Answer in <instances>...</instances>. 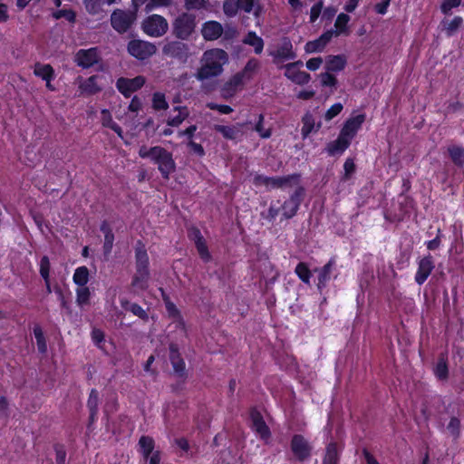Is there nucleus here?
Here are the masks:
<instances>
[{"label": "nucleus", "mask_w": 464, "mask_h": 464, "mask_svg": "<svg viewBox=\"0 0 464 464\" xmlns=\"http://www.w3.org/2000/svg\"><path fill=\"white\" fill-rule=\"evenodd\" d=\"M228 63V54L222 49L213 48L203 53L195 78L201 82L220 76Z\"/></svg>", "instance_id": "obj_1"}, {"label": "nucleus", "mask_w": 464, "mask_h": 464, "mask_svg": "<svg viewBox=\"0 0 464 464\" xmlns=\"http://www.w3.org/2000/svg\"><path fill=\"white\" fill-rule=\"evenodd\" d=\"M139 156L142 159H150L153 163L157 164L164 179H169V175L176 169L171 153L162 147L155 146L149 148L141 146L139 150Z\"/></svg>", "instance_id": "obj_2"}, {"label": "nucleus", "mask_w": 464, "mask_h": 464, "mask_svg": "<svg viewBox=\"0 0 464 464\" xmlns=\"http://www.w3.org/2000/svg\"><path fill=\"white\" fill-rule=\"evenodd\" d=\"M149 256L143 246L136 248V274L132 280V286L139 290H145L149 281Z\"/></svg>", "instance_id": "obj_3"}, {"label": "nucleus", "mask_w": 464, "mask_h": 464, "mask_svg": "<svg viewBox=\"0 0 464 464\" xmlns=\"http://www.w3.org/2000/svg\"><path fill=\"white\" fill-rule=\"evenodd\" d=\"M300 176L292 174L284 177H266L264 175H256L253 183L256 187L263 186L266 189L284 188L293 187L299 182Z\"/></svg>", "instance_id": "obj_4"}, {"label": "nucleus", "mask_w": 464, "mask_h": 464, "mask_svg": "<svg viewBox=\"0 0 464 464\" xmlns=\"http://www.w3.org/2000/svg\"><path fill=\"white\" fill-rule=\"evenodd\" d=\"M197 25L196 16L189 13H182L172 23L173 34L180 40H188L194 33Z\"/></svg>", "instance_id": "obj_5"}, {"label": "nucleus", "mask_w": 464, "mask_h": 464, "mask_svg": "<svg viewBox=\"0 0 464 464\" xmlns=\"http://www.w3.org/2000/svg\"><path fill=\"white\" fill-rule=\"evenodd\" d=\"M269 55L273 58V63L279 68L288 61L296 58V53L294 50L293 44L289 38L284 37L281 41L269 51Z\"/></svg>", "instance_id": "obj_6"}, {"label": "nucleus", "mask_w": 464, "mask_h": 464, "mask_svg": "<svg viewBox=\"0 0 464 464\" xmlns=\"http://www.w3.org/2000/svg\"><path fill=\"white\" fill-rule=\"evenodd\" d=\"M141 29L148 36L158 38L168 32L169 23L160 14H151L142 21Z\"/></svg>", "instance_id": "obj_7"}, {"label": "nucleus", "mask_w": 464, "mask_h": 464, "mask_svg": "<svg viewBox=\"0 0 464 464\" xmlns=\"http://www.w3.org/2000/svg\"><path fill=\"white\" fill-rule=\"evenodd\" d=\"M302 66L303 62L296 61L281 65L279 68L285 69L284 75L292 82L297 85H304L310 82L311 76L306 72L300 70Z\"/></svg>", "instance_id": "obj_8"}, {"label": "nucleus", "mask_w": 464, "mask_h": 464, "mask_svg": "<svg viewBox=\"0 0 464 464\" xmlns=\"http://www.w3.org/2000/svg\"><path fill=\"white\" fill-rule=\"evenodd\" d=\"M129 53L138 60H145L157 52V46L143 40H132L128 44Z\"/></svg>", "instance_id": "obj_9"}, {"label": "nucleus", "mask_w": 464, "mask_h": 464, "mask_svg": "<svg viewBox=\"0 0 464 464\" xmlns=\"http://www.w3.org/2000/svg\"><path fill=\"white\" fill-rule=\"evenodd\" d=\"M162 53L166 56L178 59L183 63H186L190 56L188 45L178 41L167 43L162 48Z\"/></svg>", "instance_id": "obj_10"}, {"label": "nucleus", "mask_w": 464, "mask_h": 464, "mask_svg": "<svg viewBox=\"0 0 464 464\" xmlns=\"http://www.w3.org/2000/svg\"><path fill=\"white\" fill-rule=\"evenodd\" d=\"M135 19V15L130 12L116 10L111 15V26L119 33H125Z\"/></svg>", "instance_id": "obj_11"}, {"label": "nucleus", "mask_w": 464, "mask_h": 464, "mask_svg": "<svg viewBox=\"0 0 464 464\" xmlns=\"http://www.w3.org/2000/svg\"><path fill=\"white\" fill-rule=\"evenodd\" d=\"M145 78L140 75L132 79L121 77L118 79L116 87L125 97H130L134 92L140 89L145 84Z\"/></svg>", "instance_id": "obj_12"}, {"label": "nucleus", "mask_w": 464, "mask_h": 464, "mask_svg": "<svg viewBox=\"0 0 464 464\" xmlns=\"http://www.w3.org/2000/svg\"><path fill=\"white\" fill-rule=\"evenodd\" d=\"M100 59V53L97 48L81 49L76 54L74 61L77 65L82 68H89L97 63Z\"/></svg>", "instance_id": "obj_13"}, {"label": "nucleus", "mask_w": 464, "mask_h": 464, "mask_svg": "<svg viewBox=\"0 0 464 464\" xmlns=\"http://www.w3.org/2000/svg\"><path fill=\"white\" fill-rule=\"evenodd\" d=\"M291 450L299 460H304L310 455L311 446L302 435H295L291 441Z\"/></svg>", "instance_id": "obj_14"}, {"label": "nucleus", "mask_w": 464, "mask_h": 464, "mask_svg": "<svg viewBox=\"0 0 464 464\" xmlns=\"http://www.w3.org/2000/svg\"><path fill=\"white\" fill-rule=\"evenodd\" d=\"M303 196V188H298L289 199L285 200L282 206L283 216L285 218H291L294 217L300 206Z\"/></svg>", "instance_id": "obj_15"}, {"label": "nucleus", "mask_w": 464, "mask_h": 464, "mask_svg": "<svg viewBox=\"0 0 464 464\" xmlns=\"http://www.w3.org/2000/svg\"><path fill=\"white\" fill-rule=\"evenodd\" d=\"M364 121V114H358L356 116L349 118L345 121L340 133H342L343 136L352 140L356 135L357 131L361 129Z\"/></svg>", "instance_id": "obj_16"}, {"label": "nucleus", "mask_w": 464, "mask_h": 464, "mask_svg": "<svg viewBox=\"0 0 464 464\" xmlns=\"http://www.w3.org/2000/svg\"><path fill=\"white\" fill-rule=\"evenodd\" d=\"M224 32L223 26L217 21H207L201 26V35L206 41L218 39Z\"/></svg>", "instance_id": "obj_17"}, {"label": "nucleus", "mask_w": 464, "mask_h": 464, "mask_svg": "<svg viewBox=\"0 0 464 464\" xmlns=\"http://www.w3.org/2000/svg\"><path fill=\"white\" fill-rule=\"evenodd\" d=\"M434 268V263L430 256H424L418 263V270L415 275V281L418 285H422Z\"/></svg>", "instance_id": "obj_18"}, {"label": "nucleus", "mask_w": 464, "mask_h": 464, "mask_svg": "<svg viewBox=\"0 0 464 464\" xmlns=\"http://www.w3.org/2000/svg\"><path fill=\"white\" fill-rule=\"evenodd\" d=\"M250 418L252 421V430L257 436H259L260 439L267 440L270 438V430L264 421L261 414L256 411H252Z\"/></svg>", "instance_id": "obj_19"}, {"label": "nucleus", "mask_w": 464, "mask_h": 464, "mask_svg": "<svg viewBox=\"0 0 464 464\" xmlns=\"http://www.w3.org/2000/svg\"><path fill=\"white\" fill-rule=\"evenodd\" d=\"M333 36L334 31L330 30L323 34L318 39L307 42L304 45L305 53H313L322 52Z\"/></svg>", "instance_id": "obj_20"}, {"label": "nucleus", "mask_w": 464, "mask_h": 464, "mask_svg": "<svg viewBox=\"0 0 464 464\" xmlns=\"http://www.w3.org/2000/svg\"><path fill=\"white\" fill-rule=\"evenodd\" d=\"M99 79L100 77L98 75H92L86 80H83L82 77H78L76 82L81 91V94L91 95L100 92L102 87L98 82Z\"/></svg>", "instance_id": "obj_21"}, {"label": "nucleus", "mask_w": 464, "mask_h": 464, "mask_svg": "<svg viewBox=\"0 0 464 464\" xmlns=\"http://www.w3.org/2000/svg\"><path fill=\"white\" fill-rule=\"evenodd\" d=\"M246 82L237 72L233 75L223 86L222 95L225 98L232 97L238 90L242 89Z\"/></svg>", "instance_id": "obj_22"}, {"label": "nucleus", "mask_w": 464, "mask_h": 464, "mask_svg": "<svg viewBox=\"0 0 464 464\" xmlns=\"http://www.w3.org/2000/svg\"><path fill=\"white\" fill-rule=\"evenodd\" d=\"M351 141V140L340 133L334 141L327 145L326 150L332 156L342 154L349 147Z\"/></svg>", "instance_id": "obj_23"}, {"label": "nucleus", "mask_w": 464, "mask_h": 464, "mask_svg": "<svg viewBox=\"0 0 464 464\" xmlns=\"http://www.w3.org/2000/svg\"><path fill=\"white\" fill-rule=\"evenodd\" d=\"M191 238L195 241L198 252L202 259L208 261L210 258V254L208 250V246L203 239L200 232L197 229L192 230L190 233Z\"/></svg>", "instance_id": "obj_24"}, {"label": "nucleus", "mask_w": 464, "mask_h": 464, "mask_svg": "<svg viewBox=\"0 0 464 464\" xmlns=\"http://www.w3.org/2000/svg\"><path fill=\"white\" fill-rule=\"evenodd\" d=\"M346 64V59L343 55H329L325 60V69L328 72H340Z\"/></svg>", "instance_id": "obj_25"}, {"label": "nucleus", "mask_w": 464, "mask_h": 464, "mask_svg": "<svg viewBox=\"0 0 464 464\" xmlns=\"http://www.w3.org/2000/svg\"><path fill=\"white\" fill-rule=\"evenodd\" d=\"M303 127L301 133L304 139L307 138L313 131H317L321 125L315 124L314 119L311 113H305L302 119Z\"/></svg>", "instance_id": "obj_26"}, {"label": "nucleus", "mask_w": 464, "mask_h": 464, "mask_svg": "<svg viewBox=\"0 0 464 464\" xmlns=\"http://www.w3.org/2000/svg\"><path fill=\"white\" fill-rule=\"evenodd\" d=\"M243 43L246 45L252 46L256 54H260L264 49V41L255 32H248L243 39Z\"/></svg>", "instance_id": "obj_27"}, {"label": "nucleus", "mask_w": 464, "mask_h": 464, "mask_svg": "<svg viewBox=\"0 0 464 464\" xmlns=\"http://www.w3.org/2000/svg\"><path fill=\"white\" fill-rule=\"evenodd\" d=\"M174 115H170L168 119V125L179 126L180 125L188 116V111L186 107H177L173 110Z\"/></svg>", "instance_id": "obj_28"}, {"label": "nucleus", "mask_w": 464, "mask_h": 464, "mask_svg": "<svg viewBox=\"0 0 464 464\" xmlns=\"http://www.w3.org/2000/svg\"><path fill=\"white\" fill-rule=\"evenodd\" d=\"M169 358L174 368V371L177 372H181L185 369V362L180 357L178 347L175 344H171L169 346Z\"/></svg>", "instance_id": "obj_29"}, {"label": "nucleus", "mask_w": 464, "mask_h": 464, "mask_svg": "<svg viewBox=\"0 0 464 464\" xmlns=\"http://www.w3.org/2000/svg\"><path fill=\"white\" fill-rule=\"evenodd\" d=\"M89 269L84 266H79L73 273L72 281L78 285V287L86 286L89 281Z\"/></svg>", "instance_id": "obj_30"}, {"label": "nucleus", "mask_w": 464, "mask_h": 464, "mask_svg": "<svg viewBox=\"0 0 464 464\" xmlns=\"http://www.w3.org/2000/svg\"><path fill=\"white\" fill-rule=\"evenodd\" d=\"M101 121L104 127L111 129L119 135V137H121V138L122 137L121 128L116 122L113 121L112 117H111V113L109 112V111H107V110L102 111Z\"/></svg>", "instance_id": "obj_31"}, {"label": "nucleus", "mask_w": 464, "mask_h": 464, "mask_svg": "<svg viewBox=\"0 0 464 464\" xmlns=\"http://www.w3.org/2000/svg\"><path fill=\"white\" fill-rule=\"evenodd\" d=\"M258 68L259 62L256 59L252 58L246 63L244 69L238 73L242 76V78L245 79L246 82H248L253 78Z\"/></svg>", "instance_id": "obj_32"}, {"label": "nucleus", "mask_w": 464, "mask_h": 464, "mask_svg": "<svg viewBox=\"0 0 464 464\" xmlns=\"http://www.w3.org/2000/svg\"><path fill=\"white\" fill-rule=\"evenodd\" d=\"M34 72L36 76L43 80H53V69L50 64L36 63L34 69Z\"/></svg>", "instance_id": "obj_33"}, {"label": "nucleus", "mask_w": 464, "mask_h": 464, "mask_svg": "<svg viewBox=\"0 0 464 464\" xmlns=\"http://www.w3.org/2000/svg\"><path fill=\"white\" fill-rule=\"evenodd\" d=\"M237 5L239 9L243 10L246 13L254 12L255 16H258L261 8L257 5L256 0H237Z\"/></svg>", "instance_id": "obj_34"}, {"label": "nucleus", "mask_w": 464, "mask_h": 464, "mask_svg": "<svg viewBox=\"0 0 464 464\" xmlns=\"http://www.w3.org/2000/svg\"><path fill=\"white\" fill-rule=\"evenodd\" d=\"M75 292L78 306L82 308L90 304L91 291L87 286L78 287Z\"/></svg>", "instance_id": "obj_35"}, {"label": "nucleus", "mask_w": 464, "mask_h": 464, "mask_svg": "<svg viewBox=\"0 0 464 464\" xmlns=\"http://www.w3.org/2000/svg\"><path fill=\"white\" fill-rule=\"evenodd\" d=\"M121 304L125 310L130 311L134 315L141 319L148 318L146 311L140 305L137 304H130L124 299L121 300Z\"/></svg>", "instance_id": "obj_36"}, {"label": "nucleus", "mask_w": 464, "mask_h": 464, "mask_svg": "<svg viewBox=\"0 0 464 464\" xmlns=\"http://www.w3.org/2000/svg\"><path fill=\"white\" fill-rule=\"evenodd\" d=\"M214 128L227 140L237 139L240 132V130L236 126L216 125Z\"/></svg>", "instance_id": "obj_37"}, {"label": "nucleus", "mask_w": 464, "mask_h": 464, "mask_svg": "<svg viewBox=\"0 0 464 464\" xmlns=\"http://www.w3.org/2000/svg\"><path fill=\"white\" fill-rule=\"evenodd\" d=\"M350 21V17L348 14H340L336 21L334 23L335 31H334V35L337 36L341 34H347V24Z\"/></svg>", "instance_id": "obj_38"}, {"label": "nucleus", "mask_w": 464, "mask_h": 464, "mask_svg": "<svg viewBox=\"0 0 464 464\" xmlns=\"http://www.w3.org/2000/svg\"><path fill=\"white\" fill-rule=\"evenodd\" d=\"M87 406L90 410V418L92 420H94L98 406H99V395L96 390H92L88 398Z\"/></svg>", "instance_id": "obj_39"}, {"label": "nucleus", "mask_w": 464, "mask_h": 464, "mask_svg": "<svg viewBox=\"0 0 464 464\" xmlns=\"http://www.w3.org/2000/svg\"><path fill=\"white\" fill-rule=\"evenodd\" d=\"M462 24V17L455 16L453 19L444 22V30L449 36H451L459 29Z\"/></svg>", "instance_id": "obj_40"}, {"label": "nucleus", "mask_w": 464, "mask_h": 464, "mask_svg": "<svg viewBox=\"0 0 464 464\" xmlns=\"http://www.w3.org/2000/svg\"><path fill=\"white\" fill-rule=\"evenodd\" d=\"M452 161L458 166L464 165V149L459 146H451L448 149Z\"/></svg>", "instance_id": "obj_41"}, {"label": "nucleus", "mask_w": 464, "mask_h": 464, "mask_svg": "<svg viewBox=\"0 0 464 464\" xmlns=\"http://www.w3.org/2000/svg\"><path fill=\"white\" fill-rule=\"evenodd\" d=\"M139 445L141 449V452L143 456L148 459L149 456L152 453L154 448V441L150 437H141L139 441Z\"/></svg>", "instance_id": "obj_42"}, {"label": "nucleus", "mask_w": 464, "mask_h": 464, "mask_svg": "<svg viewBox=\"0 0 464 464\" xmlns=\"http://www.w3.org/2000/svg\"><path fill=\"white\" fill-rule=\"evenodd\" d=\"M338 451L337 447L334 443H331L327 446L326 454L323 464H337Z\"/></svg>", "instance_id": "obj_43"}, {"label": "nucleus", "mask_w": 464, "mask_h": 464, "mask_svg": "<svg viewBox=\"0 0 464 464\" xmlns=\"http://www.w3.org/2000/svg\"><path fill=\"white\" fill-rule=\"evenodd\" d=\"M34 334L39 352L42 353H45L47 350V345L42 328L40 326H35L34 328Z\"/></svg>", "instance_id": "obj_44"}, {"label": "nucleus", "mask_w": 464, "mask_h": 464, "mask_svg": "<svg viewBox=\"0 0 464 464\" xmlns=\"http://www.w3.org/2000/svg\"><path fill=\"white\" fill-rule=\"evenodd\" d=\"M102 230L104 233V246H103L104 251L106 253H110L112 248L114 236L111 232V230L108 227V226L106 224H103L102 226Z\"/></svg>", "instance_id": "obj_45"}, {"label": "nucleus", "mask_w": 464, "mask_h": 464, "mask_svg": "<svg viewBox=\"0 0 464 464\" xmlns=\"http://www.w3.org/2000/svg\"><path fill=\"white\" fill-rule=\"evenodd\" d=\"M295 273L304 283H310L311 272L304 263H299L296 266Z\"/></svg>", "instance_id": "obj_46"}, {"label": "nucleus", "mask_w": 464, "mask_h": 464, "mask_svg": "<svg viewBox=\"0 0 464 464\" xmlns=\"http://www.w3.org/2000/svg\"><path fill=\"white\" fill-rule=\"evenodd\" d=\"M152 105L155 110H166L169 105L166 101L165 94L161 92H155L152 98Z\"/></svg>", "instance_id": "obj_47"}, {"label": "nucleus", "mask_w": 464, "mask_h": 464, "mask_svg": "<svg viewBox=\"0 0 464 464\" xmlns=\"http://www.w3.org/2000/svg\"><path fill=\"white\" fill-rule=\"evenodd\" d=\"M160 290L162 294V297L165 302L166 310H167L169 315L171 317H174V318H179V312L177 309L176 305L169 300V298L165 295V293L162 289H160Z\"/></svg>", "instance_id": "obj_48"}, {"label": "nucleus", "mask_w": 464, "mask_h": 464, "mask_svg": "<svg viewBox=\"0 0 464 464\" xmlns=\"http://www.w3.org/2000/svg\"><path fill=\"white\" fill-rule=\"evenodd\" d=\"M187 10H201L208 8L207 0H184Z\"/></svg>", "instance_id": "obj_49"}, {"label": "nucleus", "mask_w": 464, "mask_h": 464, "mask_svg": "<svg viewBox=\"0 0 464 464\" xmlns=\"http://www.w3.org/2000/svg\"><path fill=\"white\" fill-rule=\"evenodd\" d=\"M239 7L237 2L226 0L223 5V11L227 16L233 17L237 14Z\"/></svg>", "instance_id": "obj_50"}, {"label": "nucleus", "mask_w": 464, "mask_h": 464, "mask_svg": "<svg viewBox=\"0 0 464 464\" xmlns=\"http://www.w3.org/2000/svg\"><path fill=\"white\" fill-rule=\"evenodd\" d=\"M40 275L44 281L50 278V260L47 256H43L40 264Z\"/></svg>", "instance_id": "obj_51"}, {"label": "nucleus", "mask_w": 464, "mask_h": 464, "mask_svg": "<svg viewBox=\"0 0 464 464\" xmlns=\"http://www.w3.org/2000/svg\"><path fill=\"white\" fill-rule=\"evenodd\" d=\"M434 373L440 380L446 379L448 375V367L443 359H440L437 362V365L434 369Z\"/></svg>", "instance_id": "obj_52"}, {"label": "nucleus", "mask_w": 464, "mask_h": 464, "mask_svg": "<svg viewBox=\"0 0 464 464\" xmlns=\"http://www.w3.org/2000/svg\"><path fill=\"white\" fill-rule=\"evenodd\" d=\"M84 5L86 10L92 14H98L102 9L101 0H84Z\"/></svg>", "instance_id": "obj_53"}, {"label": "nucleus", "mask_w": 464, "mask_h": 464, "mask_svg": "<svg viewBox=\"0 0 464 464\" xmlns=\"http://www.w3.org/2000/svg\"><path fill=\"white\" fill-rule=\"evenodd\" d=\"M343 104L341 102H336L333 104L325 112L324 119L326 121H331L335 116H337L343 111Z\"/></svg>", "instance_id": "obj_54"}, {"label": "nucleus", "mask_w": 464, "mask_h": 464, "mask_svg": "<svg viewBox=\"0 0 464 464\" xmlns=\"http://www.w3.org/2000/svg\"><path fill=\"white\" fill-rule=\"evenodd\" d=\"M264 116L262 114L259 115L258 122L256 123L255 130L259 134V136L263 139H267L271 136V130L269 129H266L263 125Z\"/></svg>", "instance_id": "obj_55"}, {"label": "nucleus", "mask_w": 464, "mask_h": 464, "mask_svg": "<svg viewBox=\"0 0 464 464\" xmlns=\"http://www.w3.org/2000/svg\"><path fill=\"white\" fill-rule=\"evenodd\" d=\"M323 86L334 87L336 85V78L330 72H323L319 75Z\"/></svg>", "instance_id": "obj_56"}, {"label": "nucleus", "mask_w": 464, "mask_h": 464, "mask_svg": "<svg viewBox=\"0 0 464 464\" xmlns=\"http://www.w3.org/2000/svg\"><path fill=\"white\" fill-rule=\"evenodd\" d=\"M323 1L322 0H319L317 3H315L312 8H311V11H310V22L311 23H314L316 21V19L319 17L321 12H322V9H323Z\"/></svg>", "instance_id": "obj_57"}, {"label": "nucleus", "mask_w": 464, "mask_h": 464, "mask_svg": "<svg viewBox=\"0 0 464 464\" xmlns=\"http://www.w3.org/2000/svg\"><path fill=\"white\" fill-rule=\"evenodd\" d=\"M331 273V263L326 264L321 270L319 274V283L318 285H324L326 281L329 279V275Z\"/></svg>", "instance_id": "obj_58"}, {"label": "nucleus", "mask_w": 464, "mask_h": 464, "mask_svg": "<svg viewBox=\"0 0 464 464\" xmlns=\"http://www.w3.org/2000/svg\"><path fill=\"white\" fill-rule=\"evenodd\" d=\"M461 4V0H444L440 9L443 14H448L452 8L458 7Z\"/></svg>", "instance_id": "obj_59"}, {"label": "nucleus", "mask_w": 464, "mask_h": 464, "mask_svg": "<svg viewBox=\"0 0 464 464\" xmlns=\"http://www.w3.org/2000/svg\"><path fill=\"white\" fill-rule=\"evenodd\" d=\"M343 170H344V179H348L350 176L354 172L355 170V165L353 160L347 159L343 164Z\"/></svg>", "instance_id": "obj_60"}, {"label": "nucleus", "mask_w": 464, "mask_h": 464, "mask_svg": "<svg viewBox=\"0 0 464 464\" xmlns=\"http://www.w3.org/2000/svg\"><path fill=\"white\" fill-rule=\"evenodd\" d=\"M323 59L321 57H314L306 62L305 66L310 71H316L321 67Z\"/></svg>", "instance_id": "obj_61"}, {"label": "nucleus", "mask_w": 464, "mask_h": 464, "mask_svg": "<svg viewBox=\"0 0 464 464\" xmlns=\"http://www.w3.org/2000/svg\"><path fill=\"white\" fill-rule=\"evenodd\" d=\"M141 108V102L138 97H133L129 104V111L131 112H138Z\"/></svg>", "instance_id": "obj_62"}, {"label": "nucleus", "mask_w": 464, "mask_h": 464, "mask_svg": "<svg viewBox=\"0 0 464 464\" xmlns=\"http://www.w3.org/2000/svg\"><path fill=\"white\" fill-rule=\"evenodd\" d=\"M390 2L391 0H383L382 3L377 4L375 5L376 12L380 14H386Z\"/></svg>", "instance_id": "obj_63"}, {"label": "nucleus", "mask_w": 464, "mask_h": 464, "mask_svg": "<svg viewBox=\"0 0 464 464\" xmlns=\"http://www.w3.org/2000/svg\"><path fill=\"white\" fill-rule=\"evenodd\" d=\"M92 340L93 342L97 344V345H100V343L103 341L104 339V335H103V333L101 331V330H98V329H94L92 333Z\"/></svg>", "instance_id": "obj_64"}]
</instances>
